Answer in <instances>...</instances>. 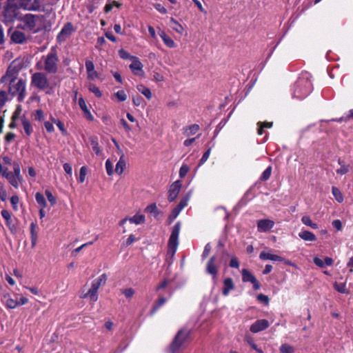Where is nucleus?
<instances>
[{"label": "nucleus", "instance_id": "obj_1", "mask_svg": "<svg viewBox=\"0 0 353 353\" xmlns=\"http://www.w3.org/2000/svg\"><path fill=\"white\" fill-rule=\"evenodd\" d=\"M17 71L12 66H9L6 73L1 78V83H9V93L17 96L19 101H22L26 97V82L23 79H17Z\"/></svg>", "mask_w": 353, "mask_h": 353}, {"label": "nucleus", "instance_id": "obj_2", "mask_svg": "<svg viewBox=\"0 0 353 353\" xmlns=\"http://www.w3.org/2000/svg\"><path fill=\"white\" fill-rule=\"evenodd\" d=\"M59 63L57 50L55 48H52L47 54L41 57L37 63L36 68L48 74H56L59 70Z\"/></svg>", "mask_w": 353, "mask_h": 353}, {"label": "nucleus", "instance_id": "obj_3", "mask_svg": "<svg viewBox=\"0 0 353 353\" xmlns=\"http://www.w3.org/2000/svg\"><path fill=\"white\" fill-rule=\"evenodd\" d=\"M31 85L40 90H46V93L49 94L53 90L56 83L50 82L46 73L37 72L31 77Z\"/></svg>", "mask_w": 353, "mask_h": 353}, {"label": "nucleus", "instance_id": "obj_4", "mask_svg": "<svg viewBox=\"0 0 353 353\" xmlns=\"http://www.w3.org/2000/svg\"><path fill=\"white\" fill-rule=\"evenodd\" d=\"M21 21L23 23V29L37 32L44 25V16L42 14H26Z\"/></svg>", "mask_w": 353, "mask_h": 353}, {"label": "nucleus", "instance_id": "obj_5", "mask_svg": "<svg viewBox=\"0 0 353 353\" xmlns=\"http://www.w3.org/2000/svg\"><path fill=\"white\" fill-rule=\"evenodd\" d=\"M107 281V276L105 274H101L97 279L92 282L90 289L86 292L80 296L81 299L89 298L90 301L96 302L98 300L97 291L99 288L104 285Z\"/></svg>", "mask_w": 353, "mask_h": 353}, {"label": "nucleus", "instance_id": "obj_6", "mask_svg": "<svg viewBox=\"0 0 353 353\" xmlns=\"http://www.w3.org/2000/svg\"><path fill=\"white\" fill-rule=\"evenodd\" d=\"M311 90L312 83L310 81L307 80L300 79L296 83L294 96L298 99H303L310 94Z\"/></svg>", "mask_w": 353, "mask_h": 353}, {"label": "nucleus", "instance_id": "obj_7", "mask_svg": "<svg viewBox=\"0 0 353 353\" xmlns=\"http://www.w3.org/2000/svg\"><path fill=\"white\" fill-rule=\"evenodd\" d=\"M181 230V223L177 222L173 227L171 235L168 241V252L174 255L176 251L179 241V236Z\"/></svg>", "mask_w": 353, "mask_h": 353}, {"label": "nucleus", "instance_id": "obj_8", "mask_svg": "<svg viewBox=\"0 0 353 353\" xmlns=\"http://www.w3.org/2000/svg\"><path fill=\"white\" fill-rule=\"evenodd\" d=\"M188 335L189 332L186 330H181L179 331L176 335L175 336L173 341L170 344V352L176 353L180 349V347L182 346L183 343L185 341Z\"/></svg>", "mask_w": 353, "mask_h": 353}, {"label": "nucleus", "instance_id": "obj_9", "mask_svg": "<svg viewBox=\"0 0 353 353\" xmlns=\"http://www.w3.org/2000/svg\"><path fill=\"white\" fill-rule=\"evenodd\" d=\"M19 6L16 0H9L4 9V17L7 21H12L17 14Z\"/></svg>", "mask_w": 353, "mask_h": 353}, {"label": "nucleus", "instance_id": "obj_10", "mask_svg": "<svg viewBox=\"0 0 353 353\" xmlns=\"http://www.w3.org/2000/svg\"><path fill=\"white\" fill-rule=\"evenodd\" d=\"M19 8L26 10H39L40 2L39 0H16Z\"/></svg>", "mask_w": 353, "mask_h": 353}, {"label": "nucleus", "instance_id": "obj_11", "mask_svg": "<svg viewBox=\"0 0 353 353\" xmlns=\"http://www.w3.org/2000/svg\"><path fill=\"white\" fill-rule=\"evenodd\" d=\"M75 31L73 25L71 23H67L62 28L61 30L57 35V41L59 43L65 41Z\"/></svg>", "mask_w": 353, "mask_h": 353}, {"label": "nucleus", "instance_id": "obj_12", "mask_svg": "<svg viewBox=\"0 0 353 353\" xmlns=\"http://www.w3.org/2000/svg\"><path fill=\"white\" fill-rule=\"evenodd\" d=\"M270 326V323L266 319H259L251 325L250 330L253 333H257L265 330Z\"/></svg>", "mask_w": 353, "mask_h": 353}, {"label": "nucleus", "instance_id": "obj_13", "mask_svg": "<svg viewBox=\"0 0 353 353\" xmlns=\"http://www.w3.org/2000/svg\"><path fill=\"white\" fill-rule=\"evenodd\" d=\"M11 41L17 44H24L28 41V37L26 34L20 30H14L10 36Z\"/></svg>", "mask_w": 353, "mask_h": 353}, {"label": "nucleus", "instance_id": "obj_14", "mask_svg": "<svg viewBox=\"0 0 353 353\" xmlns=\"http://www.w3.org/2000/svg\"><path fill=\"white\" fill-rule=\"evenodd\" d=\"M181 188V183L179 180L176 181L170 185L168 196L169 201L172 202L175 200L180 192Z\"/></svg>", "mask_w": 353, "mask_h": 353}, {"label": "nucleus", "instance_id": "obj_15", "mask_svg": "<svg viewBox=\"0 0 353 353\" xmlns=\"http://www.w3.org/2000/svg\"><path fill=\"white\" fill-rule=\"evenodd\" d=\"M131 59L132 60V63L130 65V68L132 72L136 75H140L143 73V64L139 60V59L136 57H132Z\"/></svg>", "mask_w": 353, "mask_h": 353}, {"label": "nucleus", "instance_id": "obj_16", "mask_svg": "<svg viewBox=\"0 0 353 353\" xmlns=\"http://www.w3.org/2000/svg\"><path fill=\"white\" fill-rule=\"evenodd\" d=\"M274 225V222L270 219H261L257 222L258 231L265 232L271 230Z\"/></svg>", "mask_w": 353, "mask_h": 353}, {"label": "nucleus", "instance_id": "obj_17", "mask_svg": "<svg viewBox=\"0 0 353 353\" xmlns=\"http://www.w3.org/2000/svg\"><path fill=\"white\" fill-rule=\"evenodd\" d=\"M85 68L87 71V77L88 79L94 81L99 77V74L94 70V65L92 61L87 60L85 61Z\"/></svg>", "mask_w": 353, "mask_h": 353}, {"label": "nucleus", "instance_id": "obj_18", "mask_svg": "<svg viewBox=\"0 0 353 353\" xmlns=\"http://www.w3.org/2000/svg\"><path fill=\"white\" fill-rule=\"evenodd\" d=\"M215 256H212L209 259L206 266L207 272L211 274L213 276V279L216 278L218 272L217 265L215 263Z\"/></svg>", "mask_w": 353, "mask_h": 353}, {"label": "nucleus", "instance_id": "obj_19", "mask_svg": "<svg viewBox=\"0 0 353 353\" xmlns=\"http://www.w3.org/2000/svg\"><path fill=\"white\" fill-rule=\"evenodd\" d=\"M2 301L10 309H14L19 305V302L16 299L11 298L10 295L8 293L3 295Z\"/></svg>", "mask_w": 353, "mask_h": 353}, {"label": "nucleus", "instance_id": "obj_20", "mask_svg": "<svg viewBox=\"0 0 353 353\" xmlns=\"http://www.w3.org/2000/svg\"><path fill=\"white\" fill-rule=\"evenodd\" d=\"M78 103H79L80 108L81 109V110L83 112L84 117L89 121H93L94 117H93L92 114H91L90 111L89 110L84 99L83 98H80L79 99Z\"/></svg>", "mask_w": 353, "mask_h": 353}, {"label": "nucleus", "instance_id": "obj_21", "mask_svg": "<svg viewBox=\"0 0 353 353\" xmlns=\"http://www.w3.org/2000/svg\"><path fill=\"white\" fill-rule=\"evenodd\" d=\"M261 260H270L272 261H282L283 258L279 255L273 254L269 252H261L259 255Z\"/></svg>", "mask_w": 353, "mask_h": 353}, {"label": "nucleus", "instance_id": "obj_22", "mask_svg": "<svg viewBox=\"0 0 353 353\" xmlns=\"http://www.w3.org/2000/svg\"><path fill=\"white\" fill-rule=\"evenodd\" d=\"M159 37L162 39L164 43L170 48H174L176 47L175 42L168 37L163 31L159 32Z\"/></svg>", "mask_w": 353, "mask_h": 353}, {"label": "nucleus", "instance_id": "obj_23", "mask_svg": "<svg viewBox=\"0 0 353 353\" xmlns=\"http://www.w3.org/2000/svg\"><path fill=\"white\" fill-rule=\"evenodd\" d=\"M223 294L228 296L229 292L234 289V285L231 278H227L223 281Z\"/></svg>", "mask_w": 353, "mask_h": 353}, {"label": "nucleus", "instance_id": "obj_24", "mask_svg": "<svg viewBox=\"0 0 353 353\" xmlns=\"http://www.w3.org/2000/svg\"><path fill=\"white\" fill-rule=\"evenodd\" d=\"M338 163L340 165V168L336 170L337 174L343 175L350 171V165L349 164H346L343 160L339 159Z\"/></svg>", "mask_w": 353, "mask_h": 353}, {"label": "nucleus", "instance_id": "obj_25", "mask_svg": "<svg viewBox=\"0 0 353 353\" xmlns=\"http://www.w3.org/2000/svg\"><path fill=\"white\" fill-rule=\"evenodd\" d=\"M299 236L305 241H314L316 240V236L311 232L303 230L299 233Z\"/></svg>", "mask_w": 353, "mask_h": 353}, {"label": "nucleus", "instance_id": "obj_26", "mask_svg": "<svg viewBox=\"0 0 353 353\" xmlns=\"http://www.w3.org/2000/svg\"><path fill=\"white\" fill-rule=\"evenodd\" d=\"M6 177L9 183L14 186L15 188H18L19 187V182L21 180L19 177H17L16 175H14L12 172H9L6 175L4 176Z\"/></svg>", "mask_w": 353, "mask_h": 353}, {"label": "nucleus", "instance_id": "obj_27", "mask_svg": "<svg viewBox=\"0 0 353 353\" xmlns=\"http://www.w3.org/2000/svg\"><path fill=\"white\" fill-rule=\"evenodd\" d=\"M169 25L171 28H172L177 33L180 34H183L184 31L183 27L174 18H170Z\"/></svg>", "mask_w": 353, "mask_h": 353}, {"label": "nucleus", "instance_id": "obj_28", "mask_svg": "<svg viewBox=\"0 0 353 353\" xmlns=\"http://www.w3.org/2000/svg\"><path fill=\"white\" fill-rule=\"evenodd\" d=\"M125 168V161L124 159V154L121 152V157L117 162L115 168V172L118 174H121Z\"/></svg>", "mask_w": 353, "mask_h": 353}, {"label": "nucleus", "instance_id": "obj_29", "mask_svg": "<svg viewBox=\"0 0 353 353\" xmlns=\"http://www.w3.org/2000/svg\"><path fill=\"white\" fill-rule=\"evenodd\" d=\"M90 145L92 148L93 151L96 153L97 155L101 154V150L99 145L98 138L95 136H92L90 137Z\"/></svg>", "mask_w": 353, "mask_h": 353}, {"label": "nucleus", "instance_id": "obj_30", "mask_svg": "<svg viewBox=\"0 0 353 353\" xmlns=\"http://www.w3.org/2000/svg\"><path fill=\"white\" fill-rule=\"evenodd\" d=\"M200 128L199 125L197 124H192L189 126H187L183 128L184 134L186 136H191L193 134H195L199 130Z\"/></svg>", "mask_w": 353, "mask_h": 353}, {"label": "nucleus", "instance_id": "obj_31", "mask_svg": "<svg viewBox=\"0 0 353 353\" xmlns=\"http://www.w3.org/2000/svg\"><path fill=\"white\" fill-rule=\"evenodd\" d=\"M242 279L244 282H252L255 281V277L248 270L243 269L241 271Z\"/></svg>", "mask_w": 353, "mask_h": 353}, {"label": "nucleus", "instance_id": "obj_32", "mask_svg": "<svg viewBox=\"0 0 353 353\" xmlns=\"http://www.w3.org/2000/svg\"><path fill=\"white\" fill-rule=\"evenodd\" d=\"M145 211L147 213L152 214L154 217H157L159 214V211L157 208L156 203H152L148 205L145 208Z\"/></svg>", "mask_w": 353, "mask_h": 353}, {"label": "nucleus", "instance_id": "obj_33", "mask_svg": "<svg viewBox=\"0 0 353 353\" xmlns=\"http://www.w3.org/2000/svg\"><path fill=\"white\" fill-rule=\"evenodd\" d=\"M137 90L143 94L148 99H150L152 98V92L150 90L143 85L140 84L137 85Z\"/></svg>", "mask_w": 353, "mask_h": 353}, {"label": "nucleus", "instance_id": "obj_34", "mask_svg": "<svg viewBox=\"0 0 353 353\" xmlns=\"http://www.w3.org/2000/svg\"><path fill=\"white\" fill-rule=\"evenodd\" d=\"M30 234H31L32 246L34 247L37 243V234L36 232V224H34V223H32L30 224Z\"/></svg>", "mask_w": 353, "mask_h": 353}, {"label": "nucleus", "instance_id": "obj_35", "mask_svg": "<svg viewBox=\"0 0 353 353\" xmlns=\"http://www.w3.org/2000/svg\"><path fill=\"white\" fill-rule=\"evenodd\" d=\"M332 194L334 196L335 199L339 203H341L343 201V194H342L341 190L338 188L333 186L332 188Z\"/></svg>", "mask_w": 353, "mask_h": 353}, {"label": "nucleus", "instance_id": "obj_36", "mask_svg": "<svg viewBox=\"0 0 353 353\" xmlns=\"http://www.w3.org/2000/svg\"><path fill=\"white\" fill-rule=\"evenodd\" d=\"M22 125H23V130H24L26 134L28 136H30L32 132V128L30 124V122L28 120H27L26 119L23 118L22 119Z\"/></svg>", "mask_w": 353, "mask_h": 353}, {"label": "nucleus", "instance_id": "obj_37", "mask_svg": "<svg viewBox=\"0 0 353 353\" xmlns=\"http://www.w3.org/2000/svg\"><path fill=\"white\" fill-rule=\"evenodd\" d=\"M301 221L304 225H307L312 228V229L318 228V225L316 223H313L309 216H303L301 218Z\"/></svg>", "mask_w": 353, "mask_h": 353}, {"label": "nucleus", "instance_id": "obj_38", "mask_svg": "<svg viewBox=\"0 0 353 353\" xmlns=\"http://www.w3.org/2000/svg\"><path fill=\"white\" fill-rule=\"evenodd\" d=\"M129 221L131 223L139 225L143 223L145 221V216L143 214H136L132 217L129 218Z\"/></svg>", "mask_w": 353, "mask_h": 353}, {"label": "nucleus", "instance_id": "obj_39", "mask_svg": "<svg viewBox=\"0 0 353 353\" xmlns=\"http://www.w3.org/2000/svg\"><path fill=\"white\" fill-rule=\"evenodd\" d=\"M35 199L37 203L40 205L41 208H45L46 207V201L43 196V195L40 192H37L35 194Z\"/></svg>", "mask_w": 353, "mask_h": 353}, {"label": "nucleus", "instance_id": "obj_40", "mask_svg": "<svg viewBox=\"0 0 353 353\" xmlns=\"http://www.w3.org/2000/svg\"><path fill=\"white\" fill-rule=\"evenodd\" d=\"M334 289L340 293L348 294V290L346 288V285L345 283H335L334 284Z\"/></svg>", "mask_w": 353, "mask_h": 353}, {"label": "nucleus", "instance_id": "obj_41", "mask_svg": "<svg viewBox=\"0 0 353 353\" xmlns=\"http://www.w3.org/2000/svg\"><path fill=\"white\" fill-rule=\"evenodd\" d=\"M281 353H294V348L287 343L281 345V346L279 348Z\"/></svg>", "mask_w": 353, "mask_h": 353}, {"label": "nucleus", "instance_id": "obj_42", "mask_svg": "<svg viewBox=\"0 0 353 353\" xmlns=\"http://www.w3.org/2000/svg\"><path fill=\"white\" fill-rule=\"evenodd\" d=\"M88 168L85 166H82L79 170V183H83L85 180L87 175Z\"/></svg>", "mask_w": 353, "mask_h": 353}, {"label": "nucleus", "instance_id": "obj_43", "mask_svg": "<svg viewBox=\"0 0 353 353\" xmlns=\"http://www.w3.org/2000/svg\"><path fill=\"white\" fill-rule=\"evenodd\" d=\"M88 90L94 94V95L97 97H101L102 96V94L98 87H97L95 85L90 83L88 85Z\"/></svg>", "mask_w": 353, "mask_h": 353}, {"label": "nucleus", "instance_id": "obj_44", "mask_svg": "<svg viewBox=\"0 0 353 353\" xmlns=\"http://www.w3.org/2000/svg\"><path fill=\"white\" fill-rule=\"evenodd\" d=\"M1 216L6 221V225L10 226L11 222V214L9 211L6 210H3L1 212Z\"/></svg>", "mask_w": 353, "mask_h": 353}, {"label": "nucleus", "instance_id": "obj_45", "mask_svg": "<svg viewBox=\"0 0 353 353\" xmlns=\"http://www.w3.org/2000/svg\"><path fill=\"white\" fill-rule=\"evenodd\" d=\"M45 194L47 196L48 201L50 203V204L52 205H54L57 203L56 197L54 196L53 194H52V192L48 190H46Z\"/></svg>", "mask_w": 353, "mask_h": 353}, {"label": "nucleus", "instance_id": "obj_46", "mask_svg": "<svg viewBox=\"0 0 353 353\" xmlns=\"http://www.w3.org/2000/svg\"><path fill=\"white\" fill-rule=\"evenodd\" d=\"M272 173V168L268 167L261 174L260 179L261 181H267L270 179Z\"/></svg>", "mask_w": 353, "mask_h": 353}, {"label": "nucleus", "instance_id": "obj_47", "mask_svg": "<svg viewBox=\"0 0 353 353\" xmlns=\"http://www.w3.org/2000/svg\"><path fill=\"white\" fill-rule=\"evenodd\" d=\"M188 201L189 196H185L183 198L176 208L179 209L180 211H181L185 206L188 205Z\"/></svg>", "mask_w": 353, "mask_h": 353}, {"label": "nucleus", "instance_id": "obj_48", "mask_svg": "<svg viewBox=\"0 0 353 353\" xmlns=\"http://www.w3.org/2000/svg\"><path fill=\"white\" fill-rule=\"evenodd\" d=\"M189 171V167L186 164L182 165L179 170V176L181 178H183Z\"/></svg>", "mask_w": 353, "mask_h": 353}, {"label": "nucleus", "instance_id": "obj_49", "mask_svg": "<svg viewBox=\"0 0 353 353\" xmlns=\"http://www.w3.org/2000/svg\"><path fill=\"white\" fill-rule=\"evenodd\" d=\"M105 169L108 175L111 176L113 174V166L109 159L105 161Z\"/></svg>", "mask_w": 353, "mask_h": 353}, {"label": "nucleus", "instance_id": "obj_50", "mask_svg": "<svg viewBox=\"0 0 353 353\" xmlns=\"http://www.w3.org/2000/svg\"><path fill=\"white\" fill-rule=\"evenodd\" d=\"M115 96L120 101H124L127 99V95L123 90L118 91L115 93Z\"/></svg>", "mask_w": 353, "mask_h": 353}, {"label": "nucleus", "instance_id": "obj_51", "mask_svg": "<svg viewBox=\"0 0 353 353\" xmlns=\"http://www.w3.org/2000/svg\"><path fill=\"white\" fill-rule=\"evenodd\" d=\"M53 122L57 125V127L61 131L63 134H66V130L65 129L64 125L61 121L53 119Z\"/></svg>", "mask_w": 353, "mask_h": 353}, {"label": "nucleus", "instance_id": "obj_52", "mask_svg": "<svg viewBox=\"0 0 353 353\" xmlns=\"http://www.w3.org/2000/svg\"><path fill=\"white\" fill-rule=\"evenodd\" d=\"M210 152H211V149L209 148L203 155V157H201V160H200V162H199V165H203L209 158L210 157Z\"/></svg>", "mask_w": 353, "mask_h": 353}, {"label": "nucleus", "instance_id": "obj_53", "mask_svg": "<svg viewBox=\"0 0 353 353\" xmlns=\"http://www.w3.org/2000/svg\"><path fill=\"white\" fill-rule=\"evenodd\" d=\"M143 101V98L139 95L132 97V101L135 106H140L141 105Z\"/></svg>", "mask_w": 353, "mask_h": 353}, {"label": "nucleus", "instance_id": "obj_54", "mask_svg": "<svg viewBox=\"0 0 353 353\" xmlns=\"http://www.w3.org/2000/svg\"><path fill=\"white\" fill-rule=\"evenodd\" d=\"M122 293L127 297V298H131L134 294V290L132 288H127L122 291Z\"/></svg>", "mask_w": 353, "mask_h": 353}, {"label": "nucleus", "instance_id": "obj_55", "mask_svg": "<svg viewBox=\"0 0 353 353\" xmlns=\"http://www.w3.org/2000/svg\"><path fill=\"white\" fill-rule=\"evenodd\" d=\"M19 199L17 196H12L10 198V203L14 210H17V205L19 203Z\"/></svg>", "mask_w": 353, "mask_h": 353}, {"label": "nucleus", "instance_id": "obj_56", "mask_svg": "<svg viewBox=\"0 0 353 353\" xmlns=\"http://www.w3.org/2000/svg\"><path fill=\"white\" fill-rule=\"evenodd\" d=\"M13 170H14V174L17 176V177H19L20 179H22V176L21 175V170H20V167H19V165L18 163H14V166H13Z\"/></svg>", "mask_w": 353, "mask_h": 353}, {"label": "nucleus", "instance_id": "obj_57", "mask_svg": "<svg viewBox=\"0 0 353 353\" xmlns=\"http://www.w3.org/2000/svg\"><path fill=\"white\" fill-rule=\"evenodd\" d=\"M6 198H7L6 191L4 187L3 186V185H0V199H1V201H5L6 200Z\"/></svg>", "mask_w": 353, "mask_h": 353}, {"label": "nucleus", "instance_id": "obj_58", "mask_svg": "<svg viewBox=\"0 0 353 353\" xmlns=\"http://www.w3.org/2000/svg\"><path fill=\"white\" fill-rule=\"evenodd\" d=\"M154 7L161 14H166L167 10L160 3H154Z\"/></svg>", "mask_w": 353, "mask_h": 353}, {"label": "nucleus", "instance_id": "obj_59", "mask_svg": "<svg viewBox=\"0 0 353 353\" xmlns=\"http://www.w3.org/2000/svg\"><path fill=\"white\" fill-rule=\"evenodd\" d=\"M63 170L64 171L70 176H72V168L70 164L65 163L63 164Z\"/></svg>", "mask_w": 353, "mask_h": 353}, {"label": "nucleus", "instance_id": "obj_60", "mask_svg": "<svg viewBox=\"0 0 353 353\" xmlns=\"http://www.w3.org/2000/svg\"><path fill=\"white\" fill-rule=\"evenodd\" d=\"M334 228H335L338 231L341 230L342 229V223L341 221L339 219L334 220L332 223Z\"/></svg>", "mask_w": 353, "mask_h": 353}, {"label": "nucleus", "instance_id": "obj_61", "mask_svg": "<svg viewBox=\"0 0 353 353\" xmlns=\"http://www.w3.org/2000/svg\"><path fill=\"white\" fill-rule=\"evenodd\" d=\"M210 250H211V246H210V245L209 243H208L205 246L204 250H203V254H202L203 259L206 258L209 255V254L210 252Z\"/></svg>", "mask_w": 353, "mask_h": 353}, {"label": "nucleus", "instance_id": "obj_62", "mask_svg": "<svg viewBox=\"0 0 353 353\" xmlns=\"http://www.w3.org/2000/svg\"><path fill=\"white\" fill-rule=\"evenodd\" d=\"M44 126L46 130L50 133L52 132L54 130L53 124L50 121H46L44 123Z\"/></svg>", "mask_w": 353, "mask_h": 353}, {"label": "nucleus", "instance_id": "obj_63", "mask_svg": "<svg viewBox=\"0 0 353 353\" xmlns=\"http://www.w3.org/2000/svg\"><path fill=\"white\" fill-rule=\"evenodd\" d=\"M313 261L315 265L320 268H323L325 266L324 261L319 257H314Z\"/></svg>", "mask_w": 353, "mask_h": 353}, {"label": "nucleus", "instance_id": "obj_64", "mask_svg": "<svg viewBox=\"0 0 353 353\" xmlns=\"http://www.w3.org/2000/svg\"><path fill=\"white\" fill-rule=\"evenodd\" d=\"M44 118L43 112L41 110H37L35 114V119L38 121H41Z\"/></svg>", "mask_w": 353, "mask_h": 353}]
</instances>
